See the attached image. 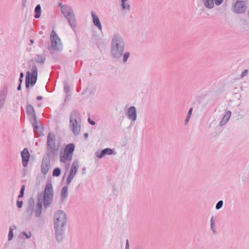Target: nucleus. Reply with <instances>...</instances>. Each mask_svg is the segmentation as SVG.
I'll use <instances>...</instances> for the list:
<instances>
[{
  "label": "nucleus",
  "instance_id": "nucleus-33",
  "mask_svg": "<svg viewBox=\"0 0 249 249\" xmlns=\"http://www.w3.org/2000/svg\"><path fill=\"white\" fill-rule=\"evenodd\" d=\"M223 205V201L222 200H219L216 204L215 209L219 210L221 209Z\"/></svg>",
  "mask_w": 249,
  "mask_h": 249
},
{
  "label": "nucleus",
  "instance_id": "nucleus-32",
  "mask_svg": "<svg viewBox=\"0 0 249 249\" xmlns=\"http://www.w3.org/2000/svg\"><path fill=\"white\" fill-rule=\"evenodd\" d=\"M24 190H25V185H23L22 186V187L20 189V194L18 196V199L24 196Z\"/></svg>",
  "mask_w": 249,
  "mask_h": 249
},
{
  "label": "nucleus",
  "instance_id": "nucleus-17",
  "mask_svg": "<svg viewBox=\"0 0 249 249\" xmlns=\"http://www.w3.org/2000/svg\"><path fill=\"white\" fill-rule=\"evenodd\" d=\"M245 2L243 1H237L234 4V10L236 13H243L246 10Z\"/></svg>",
  "mask_w": 249,
  "mask_h": 249
},
{
  "label": "nucleus",
  "instance_id": "nucleus-40",
  "mask_svg": "<svg viewBox=\"0 0 249 249\" xmlns=\"http://www.w3.org/2000/svg\"><path fill=\"white\" fill-rule=\"evenodd\" d=\"M88 120L89 124H90L91 125L95 124V121L91 120L90 118H89Z\"/></svg>",
  "mask_w": 249,
  "mask_h": 249
},
{
  "label": "nucleus",
  "instance_id": "nucleus-42",
  "mask_svg": "<svg viewBox=\"0 0 249 249\" xmlns=\"http://www.w3.org/2000/svg\"><path fill=\"white\" fill-rule=\"evenodd\" d=\"M211 224H215V220L213 216L211 218Z\"/></svg>",
  "mask_w": 249,
  "mask_h": 249
},
{
  "label": "nucleus",
  "instance_id": "nucleus-29",
  "mask_svg": "<svg viewBox=\"0 0 249 249\" xmlns=\"http://www.w3.org/2000/svg\"><path fill=\"white\" fill-rule=\"evenodd\" d=\"M122 56H123V62L125 63L127 61V60L130 56V53L128 52H125L124 53H123Z\"/></svg>",
  "mask_w": 249,
  "mask_h": 249
},
{
  "label": "nucleus",
  "instance_id": "nucleus-25",
  "mask_svg": "<svg viewBox=\"0 0 249 249\" xmlns=\"http://www.w3.org/2000/svg\"><path fill=\"white\" fill-rule=\"evenodd\" d=\"M45 57L41 56L40 54H37L34 59L32 60H34V62L36 61L38 63L43 64L45 62Z\"/></svg>",
  "mask_w": 249,
  "mask_h": 249
},
{
  "label": "nucleus",
  "instance_id": "nucleus-43",
  "mask_svg": "<svg viewBox=\"0 0 249 249\" xmlns=\"http://www.w3.org/2000/svg\"><path fill=\"white\" fill-rule=\"evenodd\" d=\"M125 249H129V243H128V240H126V246H125Z\"/></svg>",
  "mask_w": 249,
  "mask_h": 249
},
{
  "label": "nucleus",
  "instance_id": "nucleus-22",
  "mask_svg": "<svg viewBox=\"0 0 249 249\" xmlns=\"http://www.w3.org/2000/svg\"><path fill=\"white\" fill-rule=\"evenodd\" d=\"M26 110L27 115L29 116L30 118L36 116L35 109L32 105H27Z\"/></svg>",
  "mask_w": 249,
  "mask_h": 249
},
{
  "label": "nucleus",
  "instance_id": "nucleus-23",
  "mask_svg": "<svg viewBox=\"0 0 249 249\" xmlns=\"http://www.w3.org/2000/svg\"><path fill=\"white\" fill-rule=\"evenodd\" d=\"M231 111L228 110V111H227V112L224 116L222 120L219 123V125L220 126H222L224 125L228 122L229 119L231 117Z\"/></svg>",
  "mask_w": 249,
  "mask_h": 249
},
{
  "label": "nucleus",
  "instance_id": "nucleus-35",
  "mask_svg": "<svg viewBox=\"0 0 249 249\" xmlns=\"http://www.w3.org/2000/svg\"><path fill=\"white\" fill-rule=\"evenodd\" d=\"M64 90L66 93H68L70 91V87L67 83H65L64 85Z\"/></svg>",
  "mask_w": 249,
  "mask_h": 249
},
{
  "label": "nucleus",
  "instance_id": "nucleus-19",
  "mask_svg": "<svg viewBox=\"0 0 249 249\" xmlns=\"http://www.w3.org/2000/svg\"><path fill=\"white\" fill-rule=\"evenodd\" d=\"M91 17L92 18V21H93V23L94 25L96 27H97L100 31H102V24L100 22V19H99L98 16L96 15V14L94 12H93L92 11L91 12Z\"/></svg>",
  "mask_w": 249,
  "mask_h": 249
},
{
  "label": "nucleus",
  "instance_id": "nucleus-7",
  "mask_svg": "<svg viewBox=\"0 0 249 249\" xmlns=\"http://www.w3.org/2000/svg\"><path fill=\"white\" fill-rule=\"evenodd\" d=\"M46 145L48 152L54 154L56 150V139L55 134L52 132L48 134Z\"/></svg>",
  "mask_w": 249,
  "mask_h": 249
},
{
  "label": "nucleus",
  "instance_id": "nucleus-24",
  "mask_svg": "<svg viewBox=\"0 0 249 249\" xmlns=\"http://www.w3.org/2000/svg\"><path fill=\"white\" fill-rule=\"evenodd\" d=\"M68 188L67 186H63L61 191V200L63 201L68 197Z\"/></svg>",
  "mask_w": 249,
  "mask_h": 249
},
{
  "label": "nucleus",
  "instance_id": "nucleus-21",
  "mask_svg": "<svg viewBox=\"0 0 249 249\" xmlns=\"http://www.w3.org/2000/svg\"><path fill=\"white\" fill-rule=\"evenodd\" d=\"M43 196H53V189L51 183H47L45 186L44 193Z\"/></svg>",
  "mask_w": 249,
  "mask_h": 249
},
{
  "label": "nucleus",
  "instance_id": "nucleus-45",
  "mask_svg": "<svg viewBox=\"0 0 249 249\" xmlns=\"http://www.w3.org/2000/svg\"><path fill=\"white\" fill-rule=\"evenodd\" d=\"M36 99L37 100H41L43 99V97H42L41 96H38L36 97Z\"/></svg>",
  "mask_w": 249,
  "mask_h": 249
},
{
  "label": "nucleus",
  "instance_id": "nucleus-5",
  "mask_svg": "<svg viewBox=\"0 0 249 249\" xmlns=\"http://www.w3.org/2000/svg\"><path fill=\"white\" fill-rule=\"evenodd\" d=\"M61 12L67 19L71 28L74 30L76 27L77 22L71 7L67 5H62L61 6Z\"/></svg>",
  "mask_w": 249,
  "mask_h": 249
},
{
  "label": "nucleus",
  "instance_id": "nucleus-30",
  "mask_svg": "<svg viewBox=\"0 0 249 249\" xmlns=\"http://www.w3.org/2000/svg\"><path fill=\"white\" fill-rule=\"evenodd\" d=\"M192 111H193V108H190L189 109V111H188L187 116L186 117V119H185V122L186 124H187L189 122V119H190V117H191V114L192 113Z\"/></svg>",
  "mask_w": 249,
  "mask_h": 249
},
{
  "label": "nucleus",
  "instance_id": "nucleus-27",
  "mask_svg": "<svg viewBox=\"0 0 249 249\" xmlns=\"http://www.w3.org/2000/svg\"><path fill=\"white\" fill-rule=\"evenodd\" d=\"M127 0H121V7L122 9L129 11L130 9V5L126 3Z\"/></svg>",
  "mask_w": 249,
  "mask_h": 249
},
{
  "label": "nucleus",
  "instance_id": "nucleus-49",
  "mask_svg": "<svg viewBox=\"0 0 249 249\" xmlns=\"http://www.w3.org/2000/svg\"><path fill=\"white\" fill-rule=\"evenodd\" d=\"M30 45H32L34 43V41L33 39H30Z\"/></svg>",
  "mask_w": 249,
  "mask_h": 249
},
{
  "label": "nucleus",
  "instance_id": "nucleus-28",
  "mask_svg": "<svg viewBox=\"0 0 249 249\" xmlns=\"http://www.w3.org/2000/svg\"><path fill=\"white\" fill-rule=\"evenodd\" d=\"M61 173V169L59 167L55 168L53 172V176L54 177H58Z\"/></svg>",
  "mask_w": 249,
  "mask_h": 249
},
{
  "label": "nucleus",
  "instance_id": "nucleus-39",
  "mask_svg": "<svg viewBox=\"0 0 249 249\" xmlns=\"http://www.w3.org/2000/svg\"><path fill=\"white\" fill-rule=\"evenodd\" d=\"M211 229L214 233H215V224H211Z\"/></svg>",
  "mask_w": 249,
  "mask_h": 249
},
{
  "label": "nucleus",
  "instance_id": "nucleus-16",
  "mask_svg": "<svg viewBox=\"0 0 249 249\" xmlns=\"http://www.w3.org/2000/svg\"><path fill=\"white\" fill-rule=\"evenodd\" d=\"M22 158V165L25 167L27 166L30 158V154L28 148H25L21 153Z\"/></svg>",
  "mask_w": 249,
  "mask_h": 249
},
{
  "label": "nucleus",
  "instance_id": "nucleus-44",
  "mask_svg": "<svg viewBox=\"0 0 249 249\" xmlns=\"http://www.w3.org/2000/svg\"><path fill=\"white\" fill-rule=\"evenodd\" d=\"M21 89V84H19L18 86L17 89L18 90H20Z\"/></svg>",
  "mask_w": 249,
  "mask_h": 249
},
{
  "label": "nucleus",
  "instance_id": "nucleus-47",
  "mask_svg": "<svg viewBox=\"0 0 249 249\" xmlns=\"http://www.w3.org/2000/svg\"><path fill=\"white\" fill-rule=\"evenodd\" d=\"M23 77H24V73L22 72H20V77L23 78Z\"/></svg>",
  "mask_w": 249,
  "mask_h": 249
},
{
  "label": "nucleus",
  "instance_id": "nucleus-8",
  "mask_svg": "<svg viewBox=\"0 0 249 249\" xmlns=\"http://www.w3.org/2000/svg\"><path fill=\"white\" fill-rule=\"evenodd\" d=\"M51 41V47L54 50H59L60 49L61 41L54 31L53 30L50 36Z\"/></svg>",
  "mask_w": 249,
  "mask_h": 249
},
{
  "label": "nucleus",
  "instance_id": "nucleus-10",
  "mask_svg": "<svg viewBox=\"0 0 249 249\" xmlns=\"http://www.w3.org/2000/svg\"><path fill=\"white\" fill-rule=\"evenodd\" d=\"M35 208V200L30 197L28 201V206L26 209V214L28 220H30L33 215Z\"/></svg>",
  "mask_w": 249,
  "mask_h": 249
},
{
  "label": "nucleus",
  "instance_id": "nucleus-31",
  "mask_svg": "<svg viewBox=\"0 0 249 249\" xmlns=\"http://www.w3.org/2000/svg\"><path fill=\"white\" fill-rule=\"evenodd\" d=\"M31 122L33 126L34 125H38L39 122L37 121L36 116L30 118Z\"/></svg>",
  "mask_w": 249,
  "mask_h": 249
},
{
  "label": "nucleus",
  "instance_id": "nucleus-2",
  "mask_svg": "<svg viewBox=\"0 0 249 249\" xmlns=\"http://www.w3.org/2000/svg\"><path fill=\"white\" fill-rule=\"evenodd\" d=\"M125 47V40L121 34L114 33L110 42V53L111 56L116 59L122 57Z\"/></svg>",
  "mask_w": 249,
  "mask_h": 249
},
{
  "label": "nucleus",
  "instance_id": "nucleus-4",
  "mask_svg": "<svg viewBox=\"0 0 249 249\" xmlns=\"http://www.w3.org/2000/svg\"><path fill=\"white\" fill-rule=\"evenodd\" d=\"M29 67L31 71H27L25 78V87L27 89L29 88L30 84L31 86H34L37 79V69L34 60L29 61Z\"/></svg>",
  "mask_w": 249,
  "mask_h": 249
},
{
  "label": "nucleus",
  "instance_id": "nucleus-50",
  "mask_svg": "<svg viewBox=\"0 0 249 249\" xmlns=\"http://www.w3.org/2000/svg\"><path fill=\"white\" fill-rule=\"evenodd\" d=\"M136 249H142V248L141 247H139L137 248Z\"/></svg>",
  "mask_w": 249,
  "mask_h": 249
},
{
  "label": "nucleus",
  "instance_id": "nucleus-1",
  "mask_svg": "<svg viewBox=\"0 0 249 249\" xmlns=\"http://www.w3.org/2000/svg\"><path fill=\"white\" fill-rule=\"evenodd\" d=\"M67 215L62 210H58L54 214L53 219L55 238L58 242H62L65 237L67 224Z\"/></svg>",
  "mask_w": 249,
  "mask_h": 249
},
{
  "label": "nucleus",
  "instance_id": "nucleus-12",
  "mask_svg": "<svg viewBox=\"0 0 249 249\" xmlns=\"http://www.w3.org/2000/svg\"><path fill=\"white\" fill-rule=\"evenodd\" d=\"M125 115L132 122H135L137 119V111L135 107L132 106L125 110Z\"/></svg>",
  "mask_w": 249,
  "mask_h": 249
},
{
  "label": "nucleus",
  "instance_id": "nucleus-13",
  "mask_svg": "<svg viewBox=\"0 0 249 249\" xmlns=\"http://www.w3.org/2000/svg\"><path fill=\"white\" fill-rule=\"evenodd\" d=\"M42 209V199L40 194H38L37 196V204L36 205L35 210H34L35 215L36 218L41 217Z\"/></svg>",
  "mask_w": 249,
  "mask_h": 249
},
{
  "label": "nucleus",
  "instance_id": "nucleus-18",
  "mask_svg": "<svg viewBox=\"0 0 249 249\" xmlns=\"http://www.w3.org/2000/svg\"><path fill=\"white\" fill-rule=\"evenodd\" d=\"M40 196H41L42 204L43 203L44 207L47 208L50 207L53 202V196H43L41 194H40Z\"/></svg>",
  "mask_w": 249,
  "mask_h": 249
},
{
  "label": "nucleus",
  "instance_id": "nucleus-34",
  "mask_svg": "<svg viewBox=\"0 0 249 249\" xmlns=\"http://www.w3.org/2000/svg\"><path fill=\"white\" fill-rule=\"evenodd\" d=\"M14 236L13 229L12 228H10L9 229V234H8V240L10 241L12 239Z\"/></svg>",
  "mask_w": 249,
  "mask_h": 249
},
{
  "label": "nucleus",
  "instance_id": "nucleus-41",
  "mask_svg": "<svg viewBox=\"0 0 249 249\" xmlns=\"http://www.w3.org/2000/svg\"><path fill=\"white\" fill-rule=\"evenodd\" d=\"M33 126L34 131L35 133H36V130L38 129L39 126L38 125H34Z\"/></svg>",
  "mask_w": 249,
  "mask_h": 249
},
{
  "label": "nucleus",
  "instance_id": "nucleus-6",
  "mask_svg": "<svg viewBox=\"0 0 249 249\" xmlns=\"http://www.w3.org/2000/svg\"><path fill=\"white\" fill-rule=\"evenodd\" d=\"M74 148L73 143H69L66 146L64 149L63 154L60 155V160L61 162L65 163L67 160H71Z\"/></svg>",
  "mask_w": 249,
  "mask_h": 249
},
{
  "label": "nucleus",
  "instance_id": "nucleus-46",
  "mask_svg": "<svg viewBox=\"0 0 249 249\" xmlns=\"http://www.w3.org/2000/svg\"><path fill=\"white\" fill-rule=\"evenodd\" d=\"M84 137L85 138V139H88V137H89V134L88 133H86L84 134Z\"/></svg>",
  "mask_w": 249,
  "mask_h": 249
},
{
  "label": "nucleus",
  "instance_id": "nucleus-20",
  "mask_svg": "<svg viewBox=\"0 0 249 249\" xmlns=\"http://www.w3.org/2000/svg\"><path fill=\"white\" fill-rule=\"evenodd\" d=\"M50 169V161L49 160H42L41 166V170L44 175H46L48 173L49 170Z\"/></svg>",
  "mask_w": 249,
  "mask_h": 249
},
{
  "label": "nucleus",
  "instance_id": "nucleus-26",
  "mask_svg": "<svg viewBox=\"0 0 249 249\" xmlns=\"http://www.w3.org/2000/svg\"><path fill=\"white\" fill-rule=\"evenodd\" d=\"M35 12L36 13L34 17L36 18H39L41 16V8L40 4H37L35 9Z\"/></svg>",
  "mask_w": 249,
  "mask_h": 249
},
{
  "label": "nucleus",
  "instance_id": "nucleus-11",
  "mask_svg": "<svg viewBox=\"0 0 249 249\" xmlns=\"http://www.w3.org/2000/svg\"><path fill=\"white\" fill-rule=\"evenodd\" d=\"M116 154V153L114 150L110 148H106L100 151H97L95 153L96 156L98 159H102L106 155H115Z\"/></svg>",
  "mask_w": 249,
  "mask_h": 249
},
{
  "label": "nucleus",
  "instance_id": "nucleus-3",
  "mask_svg": "<svg viewBox=\"0 0 249 249\" xmlns=\"http://www.w3.org/2000/svg\"><path fill=\"white\" fill-rule=\"evenodd\" d=\"M70 127L75 136L78 135L80 132L81 115L77 110H73L70 115Z\"/></svg>",
  "mask_w": 249,
  "mask_h": 249
},
{
  "label": "nucleus",
  "instance_id": "nucleus-38",
  "mask_svg": "<svg viewBox=\"0 0 249 249\" xmlns=\"http://www.w3.org/2000/svg\"><path fill=\"white\" fill-rule=\"evenodd\" d=\"M23 234L26 236V238H29L31 236V232H29L28 233H26V232H23Z\"/></svg>",
  "mask_w": 249,
  "mask_h": 249
},
{
  "label": "nucleus",
  "instance_id": "nucleus-9",
  "mask_svg": "<svg viewBox=\"0 0 249 249\" xmlns=\"http://www.w3.org/2000/svg\"><path fill=\"white\" fill-rule=\"evenodd\" d=\"M79 167V162L78 161H74L71 165L70 173L67 178V183L70 184L74 177L76 175Z\"/></svg>",
  "mask_w": 249,
  "mask_h": 249
},
{
  "label": "nucleus",
  "instance_id": "nucleus-37",
  "mask_svg": "<svg viewBox=\"0 0 249 249\" xmlns=\"http://www.w3.org/2000/svg\"><path fill=\"white\" fill-rule=\"evenodd\" d=\"M248 74V70H245L242 71V73L241 75V77L243 78L245 76H246Z\"/></svg>",
  "mask_w": 249,
  "mask_h": 249
},
{
  "label": "nucleus",
  "instance_id": "nucleus-51",
  "mask_svg": "<svg viewBox=\"0 0 249 249\" xmlns=\"http://www.w3.org/2000/svg\"><path fill=\"white\" fill-rule=\"evenodd\" d=\"M85 168H84V169H83V174H84V173H85Z\"/></svg>",
  "mask_w": 249,
  "mask_h": 249
},
{
  "label": "nucleus",
  "instance_id": "nucleus-15",
  "mask_svg": "<svg viewBox=\"0 0 249 249\" xmlns=\"http://www.w3.org/2000/svg\"><path fill=\"white\" fill-rule=\"evenodd\" d=\"M8 92V87H3L0 92V109L4 106Z\"/></svg>",
  "mask_w": 249,
  "mask_h": 249
},
{
  "label": "nucleus",
  "instance_id": "nucleus-48",
  "mask_svg": "<svg viewBox=\"0 0 249 249\" xmlns=\"http://www.w3.org/2000/svg\"><path fill=\"white\" fill-rule=\"evenodd\" d=\"M22 79H23L22 78L19 77V84H21L22 83V81H23Z\"/></svg>",
  "mask_w": 249,
  "mask_h": 249
},
{
  "label": "nucleus",
  "instance_id": "nucleus-36",
  "mask_svg": "<svg viewBox=\"0 0 249 249\" xmlns=\"http://www.w3.org/2000/svg\"><path fill=\"white\" fill-rule=\"evenodd\" d=\"M23 202L22 200H18L17 202V206L18 208H21L22 207Z\"/></svg>",
  "mask_w": 249,
  "mask_h": 249
},
{
  "label": "nucleus",
  "instance_id": "nucleus-14",
  "mask_svg": "<svg viewBox=\"0 0 249 249\" xmlns=\"http://www.w3.org/2000/svg\"><path fill=\"white\" fill-rule=\"evenodd\" d=\"M204 6L208 9H212L216 5H221L224 0H202Z\"/></svg>",
  "mask_w": 249,
  "mask_h": 249
}]
</instances>
